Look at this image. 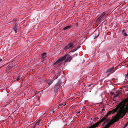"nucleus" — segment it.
<instances>
[{
	"instance_id": "obj_28",
	"label": "nucleus",
	"mask_w": 128,
	"mask_h": 128,
	"mask_svg": "<svg viewBox=\"0 0 128 128\" xmlns=\"http://www.w3.org/2000/svg\"><path fill=\"white\" fill-rule=\"evenodd\" d=\"M92 85V84H88V87H90V86Z\"/></svg>"
},
{
	"instance_id": "obj_15",
	"label": "nucleus",
	"mask_w": 128,
	"mask_h": 128,
	"mask_svg": "<svg viewBox=\"0 0 128 128\" xmlns=\"http://www.w3.org/2000/svg\"><path fill=\"white\" fill-rule=\"evenodd\" d=\"M22 76L21 75H20L17 77L16 80L17 81H18L22 78Z\"/></svg>"
},
{
	"instance_id": "obj_4",
	"label": "nucleus",
	"mask_w": 128,
	"mask_h": 128,
	"mask_svg": "<svg viewBox=\"0 0 128 128\" xmlns=\"http://www.w3.org/2000/svg\"><path fill=\"white\" fill-rule=\"evenodd\" d=\"M108 116V115L107 114L100 120L88 128H95L98 127L99 126L100 123L104 121L106 119V118H107V117Z\"/></svg>"
},
{
	"instance_id": "obj_33",
	"label": "nucleus",
	"mask_w": 128,
	"mask_h": 128,
	"mask_svg": "<svg viewBox=\"0 0 128 128\" xmlns=\"http://www.w3.org/2000/svg\"><path fill=\"white\" fill-rule=\"evenodd\" d=\"M105 110V109H104V108L102 109V111H104V110Z\"/></svg>"
},
{
	"instance_id": "obj_26",
	"label": "nucleus",
	"mask_w": 128,
	"mask_h": 128,
	"mask_svg": "<svg viewBox=\"0 0 128 128\" xmlns=\"http://www.w3.org/2000/svg\"><path fill=\"white\" fill-rule=\"evenodd\" d=\"M109 127L106 124L105 125V126L103 128H108Z\"/></svg>"
},
{
	"instance_id": "obj_22",
	"label": "nucleus",
	"mask_w": 128,
	"mask_h": 128,
	"mask_svg": "<svg viewBox=\"0 0 128 128\" xmlns=\"http://www.w3.org/2000/svg\"><path fill=\"white\" fill-rule=\"evenodd\" d=\"M128 124V121L126 122V123L125 124V126H124V128L126 127Z\"/></svg>"
},
{
	"instance_id": "obj_24",
	"label": "nucleus",
	"mask_w": 128,
	"mask_h": 128,
	"mask_svg": "<svg viewBox=\"0 0 128 128\" xmlns=\"http://www.w3.org/2000/svg\"><path fill=\"white\" fill-rule=\"evenodd\" d=\"M75 26H76V27L78 28V22H76L75 24Z\"/></svg>"
},
{
	"instance_id": "obj_30",
	"label": "nucleus",
	"mask_w": 128,
	"mask_h": 128,
	"mask_svg": "<svg viewBox=\"0 0 128 128\" xmlns=\"http://www.w3.org/2000/svg\"><path fill=\"white\" fill-rule=\"evenodd\" d=\"M80 47V46H78V47L77 48H76V50H77Z\"/></svg>"
},
{
	"instance_id": "obj_2",
	"label": "nucleus",
	"mask_w": 128,
	"mask_h": 128,
	"mask_svg": "<svg viewBox=\"0 0 128 128\" xmlns=\"http://www.w3.org/2000/svg\"><path fill=\"white\" fill-rule=\"evenodd\" d=\"M66 59V62H70L72 59V58L70 56L68 55V54H66L64 56L57 60L54 64H58V65H60L62 63V61Z\"/></svg>"
},
{
	"instance_id": "obj_31",
	"label": "nucleus",
	"mask_w": 128,
	"mask_h": 128,
	"mask_svg": "<svg viewBox=\"0 0 128 128\" xmlns=\"http://www.w3.org/2000/svg\"><path fill=\"white\" fill-rule=\"evenodd\" d=\"M41 120H38L37 121V123H39L40 122V121Z\"/></svg>"
},
{
	"instance_id": "obj_17",
	"label": "nucleus",
	"mask_w": 128,
	"mask_h": 128,
	"mask_svg": "<svg viewBox=\"0 0 128 128\" xmlns=\"http://www.w3.org/2000/svg\"><path fill=\"white\" fill-rule=\"evenodd\" d=\"M102 18L100 17V16L96 20V22H98L100 20H102Z\"/></svg>"
},
{
	"instance_id": "obj_36",
	"label": "nucleus",
	"mask_w": 128,
	"mask_h": 128,
	"mask_svg": "<svg viewBox=\"0 0 128 128\" xmlns=\"http://www.w3.org/2000/svg\"><path fill=\"white\" fill-rule=\"evenodd\" d=\"M38 92H36V94H38Z\"/></svg>"
},
{
	"instance_id": "obj_23",
	"label": "nucleus",
	"mask_w": 128,
	"mask_h": 128,
	"mask_svg": "<svg viewBox=\"0 0 128 128\" xmlns=\"http://www.w3.org/2000/svg\"><path fill=\"white\" fill-rule=\"evenodd\" d=\"M13 29L15 31V33H16L17 32V29H16V28H13Z\"/></svg>"
},
{
	"instance_id": "obj_11",
	"label": "nucleus",
	"mask_w": 128,
	"mask_h": 128,
	"mask_svg": "<svg viewBox=\"0 0 128 128\" xmlns=\"http://www.w3.org/2000/svg\"><path fill=\"white\" fill-rule=\"evenodd\" d=\"M46 82L48 83V85H50L52 83L53 81L50 79H49L46 81Z\"/></svg>"
},
{
	"instance_id": "obj_3",
	"label": "nucleus",
	"mask_w": 128,
	"mask_h": 128,
	"mask_svg": "<svg viewBox=\"0 0 128 128\" xmlns=\"http://www.w3.org/2000/svg\"><path fill=\"white\" fill-rule=\"evenodd\" d=\"M124 106H126L124 102L123 101L122 102H121L119 104L118 106L116 108L110 111L107 112V114L108 115L110 114L111 113L113 114L115 112H117L119 108L120 109L121 107Z\"/></svg>"
},
{
	"instance_id": "obj_27",
	"label": "nucleus",
	"mask_w": 128,
	"mask_h": 128,
	"mask_svg": "<svg viewBox=\"0 0 128 128\" xmlns=\"http://www.w3.org/2000/svg\"><path fill=\"white\" fill-rule=\"evenodd\" d=\"M99 34L98 33V35L97 36H96V37H95L94 38V39L95 38H97L98 37V36Z\"/></svg>"
},
{
	"instance_id": "obj_9",
	"label": "nucleus",
	"mask_w": 128,
	"mask_h": 128,
	"mask_svg": "<svg viewBox=\"0 0 128 128\" xmlns=\"http://www.w3.org/2000/svg\"><path fill=\"white\" fill-rule=\"evenodd\" d=\"M60 71H57L56 72V75L54 77L55 78L54 80L57 79L60 75Z\"/></svg>"
},
{
	"instance_id": "obj_6",
	"label": "nucleus",
	"mask_w": 128,
	"mask_h": 128,
	"mask_svg": "<svg viewBox=\"0 0 128 128\" xmlns=\"http://www.w3.org/2000/svg\"><path fill=\"white\" fill-rule=\"evenodd\" d=\"M74 45L73 43L72 42H70L66 46L65 48L67 49H69L70 48H72L74 47Z\"/></svg>"
},
{
	"instance_id": "obj_21",
	"label": "nucleus",
	"mask_w": 128,
	"mask_h": 128,
	"mask_svg": "<svg viewBox=\"0 0 128 128\" xmlns=\"http://www.w3.org/2000/svg\"><path fill=\"white\" fill-rule=\"evenodd\" d=\"M76 50H77L76 49V48H75L74 49H73V50H71L70 52H75V51H76Z\"/></svg>"
},
{
	"instance_id": "obj_13",
	"label": "nucleus",
	"mask_w": 128,
	"mask_h": 128,
	"mask_svg": "<svg viewBox=\"0 0 128 128\" xmlns=\"http://www.w3.org/2000/svg\"><path fill=\"white\" fill-rule=\"evenodd\" d=\"M65 103H63L62 104H59L58 106V107L59 108H62V107L64 106H65L66 105Z\"/></svg>"
},
{
	"instance_id": "obj_5",
	"label": "nucleus",
	"mask_w": 128,
	"mask_h": 128,
	"mask_svg": "<svg viewBox=\"0 0 128 128\" xmlns=\"http://www.w3.org/2000/svg\"><path fill=\"white\" fill-rule=\"evenodd\" d=\"M61 85L56 84L54 88V91L56 93L58 92V90L60 88Z\"/></svg>"
},
{
	"instance_id": "obj_18",
	"label": "nucleus",
	"mask_w": 128,
	"mask_h": 128,
	"mask_svg": "<svg viewBox=\"0 0 128 128\" xmlns=\"http://www.w3.org/2000/svg\"><path fill=\"white\" fill-rule=\"evenodd\" d=\"M58 108H54L52 110V113H54V112L56 110H57V109H58Z\"/></svg>"
},
{
	"instance_id": "obj_1",
	"label": "nucleus",
	"mask_w": 128,
	"mask_h": 128,
	"mask_svg": "<svg viewBox=\"0 0 128 128\" xmlns=\"http://www.w3.org/2000/svg\"><path fill=\"white\" fill-rule=\"evenodd\" d=\"M128 112V108L127 106H124L121 107L118 111L115 116L114 120H112L108 122L106 125L109 127L110 126L115 122L118 121L120 118H122Z\"/></svg>"
},
{
	"instance_id": "obj_7",
	"label": "nucleus",
	"mask_w": 128,
	"mask_h": 128,
	"mask_svg": "<svg viewBox=\"0 0 128 128\" xmlns=\"http://www.w3.org/2000/svg\"><path fill=\"white\" fill-rule=\"evenodd\" d=\"M115 71L114 69V68L112 67L111 68H109L106 70V73H107L110 72H113Z\"/></svg>"
},
{
	"instance_id": "obj_34",
	"label": "nucleus",
	"mask_w": 128,
	"mask_h": 128,
	"mask_svg": "<svg viewBox=\"0 0 128 128\" xmlns=\"http://www.w3.org/2000/svg\"><path fill=\"white\" fill-rule=\"evenodd\" d=\"M111 94H114V93L113 92H111Z\"/></svg>"
},
{
	"instance_id": "obj_25",
	"label": "nucleus",
	"mask_w": 128,
	"mask_h": 128,
	"mask_svg": "<svg viewBox=\"0 0 128 128\" xmlns=\"http://www.w3.org/2000/svg\"><path fill=\"white\" fill-rule=\"evenodd\" d=\"M124 35L125 36H128V34L126 33V32H124Z\"/></svg>"
},
{
	"instance_id": "obj_10",
	"label": "nucleus",
	"mask_w": 128,
	"mask_h": 128,
	"mask_svg": "<svg viewBox=\"0 0 128 128\" xmlns=\"http://www.w3.org/2000/svg\"><path fill=\"white\" fill-rule=\"evenodd\" d=\"M46 52H44L42 54L41 59L44 60V59L46 57Z\"/></svg>"
},
{
	"instance_id": "obj_12",
	"label": "nucleus",
	"mask_w": 128,
	"mask_h": 128,
	"mask_svg": "<svg viewBox=\"0 0 128 128\" xmlns=\"http://www.w3.org/2000/svg\"><path fill=\"white\" fill-rule=\"evenodd\" d=\"M110 120L109 118H106V119L104 120V122L103 123V125L104 124H105L109 122L108 121Z\"/></svg>"
},
{
	"instance_id": "obj_20",
	"label": "nucleus",
	"mask_w": 128,
	"mask_h": 128,
	"mask_svg": "<svg viewBox=\"0 0 128 128\" xmlns=\"http://www.w3.org/2000/svg\"><path fill=\"white\" fill-rule=\"evenodd\" d=\"M61 82V81L60 80H59L58 82H57L56 84H58L59 85H60V84Z\"/></svg>"
},
{
	"instance_id": "obj_29",
	"label": "nucleus",
	"mask_w": 128,
	"mask_h": 128,
	"mask_svg": "<svg viewBox=\"0 0 128 128\" xmlns=\"http://www.w3.org/2000/svg\"><path fill=\"white\" fill-rule=\"evenodd\" d=\"M124 75L125 76L126 78V77H127L128 76V73Z\"/></svg>"
},
{
	"instance_id": "obj_14",
	"label": "nucleus",
	"mask_w": 128,
	"mask_h": 128,
	"mask_svg": "<svg viewBox=\"0 0 128 128\" xmlns=\"http://www.w3.org/2000/svg\"><path fill=\"white\" fill-rule=\"evenodd\" d=\"M71 27V26H67L65 28H64L63 29V30H66L67 29H69Z\"/></svg>"
},
{
	"instance_id": "obj_8",
	"label": "nucleus",
	"mask_w": 128,
	"mask_h": 128,
	"mask_svg": "<svg viewBox=\"0 0 128 128\" xmlns=\"http://www.w3.org/2000/svg\"><path fill=\"white\" fill-rule=\"evenodd\" d=\"M116 94H114V96L113 97L114 98H115L116 97H118L119 94H121L122 91L121 90H118V91L116 92Z\"/></svg>"
},
{
	"instance_id": "obj_32",
	"label": "nucleus",
	"mask_w": 128,
	"mask_h": 128,
	"mask_svg": "<svg viewBox=\"0 0 128 128\" xmlns=\"http://www.w3.org/2000/svg\"><path fill=\"white\" fill-rule=\"evenodd\" d=\"M125 30H122V33H124V32H125Z\"/></svg>"
},
{
	"instance_id": "obj_16",
	"label": "nucleus",
	"mask_w": 128,
	"mask_h": 128,
	"mask_svg": "<svg viewBox=\"0 0 128 128\" xmlns=\"http://www.w3.org/2000/svg\"><path fill=\"white\" fill-rule=\"evenodd\" d=\"M106 12H103L102 14L100 16V17H102V18L105 15H106Z\"/></svg>"
},
{
	"instance_id": "obj_35",
	"label": "nucleus",
	"mask_w": 128,
	"mask_h": 128,
	"mask_svg": "<svg viewBox=\"0 0 128 128\" xmlns=\"http://www.w3.org/2000/svg\"><path fill=\"white\" fill-rule=\"evenodd\" d=\"M2 59H0V62H1L2 61Z\"/></svg>"
},
{
	"instance_id": "obj_19",
	"label": "nucleus",
	"mask_w": 128,
	"mask_h": 128,
	"mask_svg": "<svg viewBox=\"0 0 128 128\" xmlns=\"http://www.w3.org/2000/svg\"><path fill=\"white\" fill-rule=\"evenodd\" d=\"M18 25V23H16V24L14 26V28H16V29H17Z\"/></svg>"
}]
</instances>
